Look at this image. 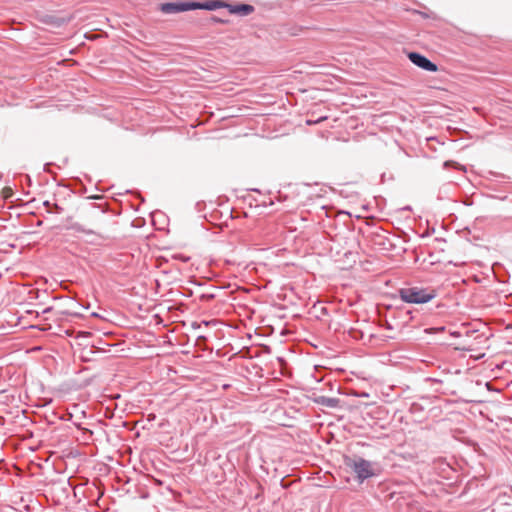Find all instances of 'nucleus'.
I'll list each match as a JSON object with an SVG mask.
<instances>
[{"label": "nucleus", "instance_id": "1", "mask_svg": "<svg viewBox=\"0 0 512 512\" xmlns=\"http://www.w3.org/2000/svg\"><path fill=\"white\" fill-rule=\"evenodd\" d=\"M402 301L412 304H424L436 297V292L432 288L405 287L398 291Z\"/></svg>", "mask_w": 512, "mask_h": 512}, {"label": "nucleus", "instance_id": "2", "mask_svg": "<svg viewBox=\"0 0 512 512\" xmlns=\"http://www.w3.org/2000/svg\"><path fill=\"white\" fill-rule=\"evenodd\" d=\"M346 464L353 470L360 482L376 476L379 472V467L376 463L361 457L349 459L346 461Z\"/></svg>", "mask_w": 512, "mask_h": 512}, {"label": "nucleus", "instance_id": "3", "mask_svg": "<svg viewBox=\"0 0 512 512\" xmlns=\"http://www.w3.org/2000/svg\"><path fill=\"white\" fill-rule=\"evenodd\" d=\"M72 228L77 232L85 233L87 235L92 236V239L89 240V242L92 244H101L103 241L108 239V236L100 231L101 229L99 225L97 226L98 231L88 229L84 225L79 223L73 224Z\"/></svg>", "mask_w": 512, "mask_h": 512}, {"label": "nucleus", "instance_id": "4", "mask_svg": "<svg viewBox=\"0 0 512 512\" xmlns=\"http://www.w3.org/2000/svg\"><path fill=\"white\" fill-rule=\"evenodd\" d=\"M409 60L416 66L430 72H436L438 70V67L436 64L431 62L427 57L417 53V52H410L408 54Z\"/></svg>", "mask_w": 512, "mask_h": 512}, {"label": "nucleus", "instance_id": "5", "mask_svg": "<svg viewBox=\"0 0 512 512\" xmlns=\"http://www.w3.org/2000/svg\"><path fill=\"white\" fill-rule=\"evenodd\" d=\"M200 7L198 3H164L161 4V11L166 14H175Z\"/></svg>", "mask_w": 512, "mask_h": 512}, {"label": "nucleus", "instance_id": "6", "mask_svg": "<svg viewBox=\"0 0 512 512\" xmlns=\"http://www.w3.org/2000/svg\"><path fill=\"white\" fill-rule=\"evenodd\" d=\"M229 9L231 14H238L241 16H247L254 11V7L249 4H239V5H225Z\"/></svg>", "mask_w": 512, "mask_h": 512}, {"label": "nucleus", "instance_id": "7", "mask_svg": "<svg viewBox=\"0 0 512 512\" xmlns=\"http://www.w3.org/2000/svg\"><path fill=\"white\" fill-rule=\"evenodd\" d=\"M226 4H224L223 2L221 1H213V2H210V3H206L205 5H201L199 4V8H205V9H208V10H214L216 8H219V7H222V6H225Z\"/></svg>", "mask_w": 512, "mask_h": 512}, {"label": "nucleus", "instance_id": "8", "mask_svg": "<svg viewBox=\"0 0 512 512\" xmlns=\"http://www.w3.org/2000/svg\"><path fill=\"white\" fill-rule=\"evenodd\" d=\"M173 257L176 258V259L181 260L182 262H187L190 259L189 257H187V256H185L183 254H176Z\"/></svg>", "mask_w": 512, "mask_h": 512}, {"label": "nucleus", "instance_id": "9", "mask_svg": "<svg viewBox=\"0 0 512 512\" xmlns=\"http://www.w3.org/2000/svg\"><path fill=\"white\" fill-rule=\"evenodd\" d=\"M336 401L337 400H335V399H328L327 400V405L333 407L335 405Z\"/></svg>", "mask_w": 512, "mask_h": 512}, {"label": "nucleus", "instance_id": "10", "mask_svg": "<svg viewBox=\"0 0 512 512\" xmlns=\"http://www.w3.org/2000/svg\"><path fill=\"white\" fill-rule=\"evenodd\" d=\"M53 207H54L55 211L58 213H60L62 211V208L59 207L57 204H54Z\"/></svg>", "mask_w": 512, "mask_h": 512}, {"label": "nucleus", "instance_id": "11", "mask_svg": "<svg viewBox=\"0 0 512 512\" xmlns=\"http://www.w3.org/2000/svg\"><path fill=\"white\" fill-rule=\"evenodd\" d=\"M44 205H45L46 207H50V203H49V201H45V202H44Z\"/></svg>", "mask_w": 512, "mask_h": 512}, {"label": "nucleus", "instance_id": "12", "mask_svg": "<svg viewBox=\"0 0 512 512\" xmlns=\"http://www.w3.org/2000/svg\"><path fill=\"white\" fill-rule=\"evenodd\" d=\"M450 164V162H445L444 166L447 167Z\"/></svg>", "mask_w": 512, "mask_h": 512}]
</instances>
